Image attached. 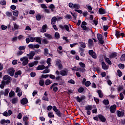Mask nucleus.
<instances>
[{"label": "nucleus", "instance_id": "obj_1", "mask_svg": "<svg viewBox=\"0 0 125 125\" xmlns=\"http://www.w3.org/2000/svg\"><path fill=\"white\" fill-rule=\"evenodd\" d=\"M68 6L69 7H70V8H71V9H74V8H75L74 11H76V12L80 13V14H82V13H83V11H82L81 10H78L81 8V6L79 5V4H74L72 2H70L68 3Z\"/></svg>", "mask_w": 125, "mask_h": 125}, {"label": "nucleus", "instance_id": "obj_2", "mask_svg": "<svg viewBox=\"0 0 125 125\" xmlns=\"http://www.w3.org/2000/svg\"><path fill=\"white\" fill-rule=\"evenodd\" d=\"M97 39L99 41L100 43L101 44H103L104 43V41L103 40V37L101 34L98 33L97 34Z\"/></svg>", "mask_w": 125, "mask_h": 125}, {"label": "nucleus", "instance_id": "obj_3", "mask_svg": "<svg viewBox=\"0 0 125 125\" xmlns=\"http://www.w3.org/2000/svg\"><path fill=\"white\" fill-rule=\"evenodd\" d=\"M56 64L57 66H58L59 70H62V68H63V65H62L61 60L58 59L56 61Z\"/></svg>", "mask_w": 125, "mask_h": 125}, {"label": "nucleus", "instance_id": "obj_4", "mask_svg": "<svg viewBox=\"0 0 125 125\" xmlns=\"http://www.w3.org/2000/svg\"><path fill=\"white\" fill-rule=\"evenodd\" d=\"M116 109H117V105L113 104V105H111L109 108L110 113L111 114H114L115 112H116Z\"/></svg>", "mask_w": 125, "mask_h": 125}, {"label": "nucleus", "instance_id": "obj_5", "mask_svg": "<svg viewBox=\"0 0 125 125\" xmlns=\"http://www.w3.org/2000/svg\"><path fill=\"white\" fill-rule=\"evenodd\" d=\"M36 55V52L33 51L30 52L29 54H27V56H28L29 59L32 60L34 59V57Z\"/></svg>", "mask_w": 125, "mask_h": 125}, {"label": "nucleus", "instance_id": "obj_6", "mask_svg": "<svg viewBox=\"0 0 125 125\" xmlns=\"http://www.w3.org/2000/svg\"><path fill=\"white\" fill-rule=\"evenodd\" d=\"M59 27L60 28V29H62V30H66V31H67V32H69V31L70 30V28L69 27V26L67 25H59Z\"/></svg>", "mask_w": 125, "mask_h": 125}, {"label": "nucleus", "instance_id": "obj_7", "mask_svg": "<svg viewBox=\"0 0 125 125\" xmlns=\"http://www.w3.org/2000/svg\"><path fill=\"white\" fill-rule=\"evenodd\" d=\"M76 100H77V102H79V103H81L83 101V100H84L85 99V96H82L80 98L79 97V96H77L75 98Z\"/></svg>", "mask_w": 125, "mask_h": 125}, {"label": "nucleus", "instance_id": "obj_8", "mask_svg": "<svg viewBox=\"0 0 125 125\" xmlns=\"http://www.w3.org/2000/svg\"><path fill=\"white\" fill-rule=\"evenodd\" d=\"M98 118H99L102 123H105V122H106V118H105V116H103L102 114H99L98 115Z\"/></svg>", "mask_w": 125, "mask_h": 125}, {"label": "nucleus", "instance_id": "obj_9", "mask_svg": "<svg viewBox=\"0 0 125 125\" xmlns=\"http://www.w3.org/2000/svg\"><path fill=\"white\" fill-rule=\"evenodd\" d=\"M117 115L118 117H124L125 116V110H122L121 111L119 110H117Z\"/></svg>", "mask_w": 125, "mask_h": 125}, {"label": "nucleus", "instance_id": "obj_10", "mask_svg": "<svg viewBox=\"0 0 125 125\" xmlns=\"http://www.w3.org/2000/svg\"><path fill=\"white\" fill-rule=\"evenodd\" d=\"M8 73L11 77L14 76V73H15V70L14 68H10L8 69Z\"/></svg>", "mask_w": 125, "mask_h": 125}, {"label": "nucleus", "instance_id": "obj_11", "mask_svg": "<svg viewBox=\"0 0 125 125\" xmlns=\"http://www.w3.org/2000/svg\"><path fill=\"white\" fill-rule=\"evenodd\" d=\"M102 62V67L103 70H108V66L105 63V62L103 61V60H101Z\"/></svg>", "mask_w": 125, "mask_h": 125}, {"label": "nucleus", "instance_id": "obj_12", "mask_svg": "<svg viewBox=\"0 0 125 125\" xmlns=\"http://www.w3.org/2000/svg\"><path fill=\"white\" fill-rule=\"evenodd\" d=\"M21 103L22 105H26L28 103V99L23 98L21 100Z\"/></svg>", "mask_w": 125, "mask_h": 125}, {"label": "nucleus", "instance_id": "obj_13", "mask_svg": "<svg viewBox=\"0 0 125 125\" xmlns=\"http://www.w3.org/2000/svg\"><path fill=\"white\" fill-rule=\"evenodd\" d=\"M60 75H61L62 77L67 76V75H68V71L67 69L61 70Z\"/></svg>", "mask_w": 125, "mask_h": 125}, {"label": "nucleus", "instance_id": "obj_14", "mask_svg": "<svg viewBox=\"0 0 125 125\" xmlns=\"http://www.w3.org/2000/svg\"><path fill=\"white\" fill-rule=\"evenodd\" d=\"M99 12L101 15L106 14V9L102 8H100L99 9Z\"/></svg>", "mask_w": 125, "mask_h": 125}, {"label": "nucleus", "instance_id": "obj_15", "mask_svg": "<svg viewBox=\"0 0 125 125\" xmlns=\"http://www.w3.org/2000/svg\"><path fill=\"white\" fill-rule=\"evenodd\" d=\"M1 125H4V124H10V120L7 119L5 120V119H2L0 121Z\"/></svg>", "mask_w": 125, "mask_h": 125}, {"label": "nucleus", "instance_id": "obj_16", "mask_svg": "<svg viewBox=\"0 0 125 125\" xmlns=\"http://www.w3.org/2000/svg\"><path fill=\"white\" fill-rule=\"evenodd\" d=\"M81 28H82L83 30H84V31H87L88 32L89 31H91L92 33H93V32H92V30L87 28L86 26L85 25H81Z\"/></svg>", "mask_w": 125, "mask_h": 125}, {"label": "nucleus", "instance_id": "obj_17", "mask_svg": "<svg viewBox=\"0 0 125 125\" xmlns=\"http://www.w3.org/2000/svg\"><path fill=\"white\" fill-rule=\"evenodd\" d=\"M44 69H45V66H44V65H43V64H42L41 65H40L37 68V70L38 71H40L41 70H43Z\"/></svg>", "mask_w": 125, "mask_h": 125}, {"label": "nucleus", "instance_id": "obj_18", "mask_svg": "<svg viewBox=\"0 0 125 125\" xmlns=\"http://www.w3.org/2000/svg\"><path fill=\"white\" fill-rule=\"evenodd\" d=\"M93 44V41L91 40V39H89L88 41V46L89 47H91Z\"/></svg>", "mask_w": 125, "mask_h": 125}, {"label": "nucleus", "instance_id": "obj_19", "mask_svg": "<svg viewBox=\"0 0 125 125\" xmlns=\"http://www.w3.org/2000/svg\"><path fill=\"white\" fill-rule=\"evenodd\" d=\"M22 75V71L21 70H19L15 73L14 77L15 78H18V76Z\"/></svg>", "mask_w": 125, "mask_h": 125}, {"label": "nucleus", "instance_id": "obj_20", "mask_svg": "<svg viewBox=\"0 0 125 125\" xmlns=\"http://www.w3.org/2000/svg\"><path fill=\"white\" fill-rule=\"evenodd\" d=\"M56 21H57V18L56 17H53L51 20V23L52 25H54L56 23Z\"/></svg>", "mask_w": 125, "mask_h": 125}, {"label": "nucleus", "instance_id": "obj_21", "mask_svg": "<svg viewBox=\"0 0 125 125\" xmlns=\"http://www.w3.org/2000/svg\"><path fill=\"white\" fill-rule=\"evenodd\" d=\"M4 81H10V80L11 79V77H10V76L6 75L5 76H3V78Z\"/></svg>", "mask_w": 125, "mask_h": 125}, {"label": "nucleus", "instance_id": "obj_22", "mask_svg": "<svg viewBox=\"0 0 125 125\" xmlns=\"http://www.w3.org/2000/svg\"><path fill=\"white\" fill-rule=\"evenodd\" d=\"M35 41L36 42H39V44H42V38L40 37H35Z\"/></svg>", "mask_w": 125, "mask_h": 125}, {"label": "nucleus", "instance_id": "obj_23", "mask_svg": "<svg viewBox=\"0 0 125 125\" xmlns=\"http://www.w3.org/2000/svg\"><path fill=\"white\" fill-rule=\"evenodd\" d=\"M55 114L59 117V118H62V112L60 111V110L59 109L57 111H56Z\"/></svg>", "mask_w": 125, "mask_h": 125}, {"label": "nucleus", "instance_id": "obj_24", "mask_svg": "<svg viewBox=\"0 0 125 125\" xmlns=\"http://www.w3.org/2000/svg\"><path fill=\"white\" fill-rule=\"evenodd\" d=\"M17 102H18V98H14L11 100L12 104H17Z\"/></svg>", "mask_w": 125, "mask_h": 125}, {"label": "nucleus", "instance_id": "obj_25", "mask_svg": "<svg viewBox=\"0 0 125 125\" xmlns=\"http://www.w3.org/2000/svg\"><path fill=\"white\" fill-rule=\"evenodd\" d=\"M117 52H113L109 55V58H115V57H117Z\"/></svg>", "mask_w": 125, "mask_h": 125}, {"label": "nucleus", "instance_id": "obj_26", "mask_svg": "<svg viewBox=\"0 0 125 125\" xmlns=\"http://www.w3.org/2000/svg\"><path fill=\"white\" fill-rule=\"evenodd\" d=\"M103 104L104 105H105V106H107L110 104V103L109 102V100L108 99H104L103 101Z\"/></svg>", "mask_w": 125, "mask_h": 125}, {"label": "nucleus", "instance_id": "obj_27", "mask_svg": "<svg viewBox=\"0 0 125 125\" xmlns=\"http://www.w3.org/2000/svg\"><path fill=\"white\" fill-rule=\"evenodd\" d=\"M47 27V25L46 24H44L42 27V29L41 30V32L42 33H45L46 32V28Z\"/></svg>", "mask_w": 125, "mask_h": 125}, {"label": "nucleus", "instance_id": "obj_28", "mask_svg": "<svg viewBox=\"0 0 125 125\" xmlns=\"http://www.w3.org/2000/svg\"><path fill=\"white\" fill-rule=\"evenodd\" d=\"M44 83L45 85H49V84H51V83H52V82L50 81L49 79H47L45 80Z\"/></svg>", "mask_w": 125, "mask_h": 125}, {"label": "nucleus", "instance_id": "obj_29", "mask_svg": "<svg viewBox=\"0 0 125 125\" xmlns=\"http://www.w3.org/2000/svg\"><path fill=\"white\" fill-rule=\"evenodd\" d=\"M92 108V106L88 105L87 106H85V110H86V111H91Z\"/></svg>", "mask_w": 125, "mask_h": 125}, {"label": "nucleus", "instance_id": "obj_30", "mask_svg": "<svg viewBox=\"0 0 125 125\" xmlns=\"http://www.w3.org/2000/svg\"><path fill=\"white\" fill-rule=\"evenodd\" d=\"M49 8L51 9L52 12H53V11H54V9H55V6L53 4H51L49 6Z\"/></svg>", "mask_w": 125, "mask_h": 125}, {"label": "nucleus", "instance_id": "obj_31", "mask_svg": "<svg viewBox=\"0 0 125 125\" xmlns=\"http://www.w3.org/2000/svg\"><path fill=\"white\" fill-rule=\"evenodd\" d=\"M120 33L121 32L120 31V30H115V36L116 37L117 39H119Z\"/></svg>", "mask_w": 125, "mask_h": 125}, {"label": "nucleus", "instance_id": "obj_32", "mask_svg": "<svg viewBox=\"0 0 125 125\" xmlns=\"http://www.w3.org/2000/svg\"><path fill=\"white\" fill-rule=\"evenodd\" d=\"M97 93L99 94V97H100V98H102L103 97V93H102L101 90H98L97 91Z\"/></svg>", "mask_w": 125, "mask_h": 125}, {"label": "nucleus", "instance_id": "obj_33", "mask_svg": "<svg viewBox=\"0 0 125 125\" xmlns=\"http://www.w3.org/2000/svg\"><path fill=\"white\" fill-rule=\"evenodd\" d=\"M76 71L78 72H82V73H84V72H85V69L79 67L77 68Z\"/></svg>", "mask_w": 125, "mask_h": 125}, {"label": "nucleus", "instance_id": "obj_34", "mask_svg": "<svg viewBox=\"0 0 125 125\" xmlns=\"http://www.w3.org/2000/svg\"><path fill=\"white\" fill-rule=\"evenodd\" d=\"M28 63H29V60H28V59H26L22 62V66H26Z\"/></svg>", "mask_w": 125, "mask_h": 125}, {"label": "nucleus", "instance_id": "obj_35", "mask_svg": "<svg viewBox=\"0 0 125 125\" xmlns=\"http://www.w3.org/2000/svg\"><path fill=\"white\" fill-rule=\"evenodd\" d=\"M105 62L107 63L109 65H112V62L110 60V59L108 58H104Z\"/></svg>", "mask_w": 125, "mask_h": 125}, {"label": "nucleus", "instance_id": "obj_36", "mask_svg": "<svg viewBox=\"0 0 125 125\" xmlns=\"http://www.w3.org/2000/svg\"><path fill=\"white\" fill-rule=\"evenodd\" d=\"M4 96H8V93H9V88L5 89L4 90Z\"/></svg>", "mask_w": 125, "mask_h": 125}, {"label": "nucleus", "instance_id": "obj_37", "mask_svg": "<svg viewBox=\"0 0 125 125\" xmlns=\"http://www.w3.org/2000/svg\"><path fill=\"white\" fill-rule=\"evenodd\" d=\"M48 117L49 118H54V114L52 112H49L48 113Z\"/></svg>", "mask_w": 125, "mask_h": 125}, {"label": "nucleus", "instance_id": "obj_38", "mask_svg": "<svg viewBox=\"0 0 125 125\" xmlns=\"http://www.w3.org/2000/svg\"><path fill=\"white\" fill-rule=\"evenodd\" d=\"M117 72L118 77H119V78H121V77L123 76V72H122V71L120 69L117 70Z\"/></svg>", "mask_w": 125, "mask_h": 125}, {"label": "nucleus", "instance_id": "obj_39", "mask_svg": "<svg viewBox=\"0 0 125 125\" xmlns=\"http://www.w3.org/2000/svg\"><path fill=\"white\" fill-rule=\"evenodd\" d=\"M39 84L41 86H43L44 84V80L43 79L40 80L39 81Z\"/></svg>", "mask_w": 125, "mask_h": 125}, {"label": "nucleus", "instance_id": "obj_40", "mask_svg": "<svg viewBox=\"0 0 125 125\" xmlns=\"http://www.w3.org/2000/svg\"><path fill=\"white\" fill-rule=\"evenodd\" d=\"M10 83V81H2V83H3V84H4V85H8V84H9Z\"/></svg>", "mask_w": 125, "mask_h": 125}, {"label": "nucleus", "instance_id": "obj_41", "mask_svg": "<svg viewBox=\"0 0 125 125\" xmlns=\"http://www.w3.org/2000/svg\"><path fill=\"white\" fill-rule=\"evenodd\" d=\"M13 14L14 16H18V14H19V11L18 10H15L13 11Z\"/></svg>", "mask_w": 125, "mask_h": 125}, {"label": "nucleus", "instance_id": "obj_42", "mask_svg": "<svg viewBox=\"0 0 125 125\" xmlns=\"http://www.w3.org/2000/svg\"><path fill=\"white\" fill-rule=\"evenodd\" d=\"M78 92H79V93H82V92H83V91H84V88H83V87H80L78 90Z\"/></svg>", "mask_w": 125, "mask_h": 125}, {"label": "nucleus", "instance_id": "obj_43", "mask_svg": "<svg viewBox=\"0 0 125 125\" xmlns=\"http://www.w3.org/2000/svg\"><path fill=\"white\" fill-rule=\"evenodd\" d=\"M15 95V92L14 91H11L9 94V97H13Z\"/></svg>", "mask_w": 125, "mask_h": 125}, {"label": "nucleus", "instance_id": "obj_44", "mask_svg": "<svg viewBox=\"0 0 125 125\" xmlns=\"http://www.w3.org/2000/svg\"><path fill=\"white\" fill-rule=\"evenodd\" d=\"M55 37L56 39H57V40H59V39H60V34H59V33L58 32H56L55 33Z\"/></svg>", "mask_w": 125, "mask_h": 125}, {"label": "nucleus", "instance_id": "obj_45", "mask_svg": "<svg viewBox=\"0 0 125 125\" xmlns=\"http://www.w3.org/2000/svg\"><path fill=\"white\" fill-rule=\"evenodd\" d=\"M45 36L47 38V39H49V40H51L52 39V36L49 34L45 33Z\"/></svg>", "mask_w": 125, "mask_h": 125}, {"label": "nucleus", "instance_id": "obj_46", "mask_svg": "<svg viewBox=\"0 0 125 125\" xmlns=\"http://www.w3.org/2000/svg\"><path fill=\"white\" fill-rule=\"evenodd\" d=\"M123 89H124V86L123 85H119V86L117 88L118 91H122V90H123Z\"/></svg>", "mask_w": 125, "mask_h": 125}, {"label": "nucleus", "instance_id": "obj_47", "mask_svg": "<svg viewBox=\"0 0 125 125\" xmlns=\"http://www.w3.org/2000/svg\"><path fill=\"white\" fill-rule=\"evenodd\" d=\"M42 19V16L40 14H38L36 15V20L37 21H41V20Z\"/></svg>", "mask_w": 125, "mask_h": 125}, {"label": "nucleus", "instance_id": "obj_48", "mask_svg": "<svg viewBox=\"0 0 125 125\" xmlns=\"http://www.w3.org/2000/svg\"><path fill=\"white\" fill-rule=\"evenodd\" d=\"M84 84L86 87H88V86L91 84V83H90V81H86Z\"/></svg>", "mask_w": 125, "mask_h": 125}, {"label": "nucleus", "instance_id": "obj_49", "mask_svg": "<svg viewBox=\"0 0 125 125\" xmlns=\"http://www.w3.org/2000/svg\"><path fill=\"white\" fill-rule=\"evenodd\" d=\"M42 42L44 44H47L49 42L46 39H44L42 40Z\"/></svg>", "mask_w": 125, "mask_h": 125}, {"label": "nucleus", "instance_id": "obj_50", "mask_svg": "<svg viewBox=\"0 0 125 125\" xmlns=\"http://www.w3.org/2000/svg\"><path fill=\"white\" fill-rule=\"evenodd\" d=\"M56 80L57 81V82H59L60 83V81H62V78H61V76H58L56 77Z\"/></svg>", "mask_w": 125, "mask_h": 125}, {"label": "nucleus", "instance_id": "obj_51", "mask_svg": "<svg viewBox=\"0 0 125 125\" xmlns=\"http://www.w3.org/2000/svg\"><path fill=\"white\" fill-rule=\"evenodd\" d=\"M6 15L8 16V17H11V16H12V13L7 11L6 12Z\"/></svg>", "mask_w": 125, "mask_h": 125}, {"label": "nucleus", "instance_id": "obj_52", "mask_svg": "<svg viewBox=\"0 0 125 125\" xmlns=\"http://www.w3.org/2000/svg\"><path fill=\"white\" fill-rule=\"evenodd\" d=\"M80 43L81 47H83V48H85V47H86L85 43H83V42H80Z\"/></svg>", "mask_w": 125, "mask_h": 125}, {"label": "nucleus", "instance_id": "obj_53", "mask_svg": "<svg viewBox=\"0 0 125 125\" xmlns=\"http://www.w3.org/2000/svg\"><path fill=\"white\" fill-rule=\"evenodd\" d=\"M120 60L121 61H125V54H123L121 58H120Z\"/></svg>", "mask_w": 125, "mask_h": 125}, {"label": "nucleus", "instance_id": "obj_54", "mask_svg": "<svg viewBox=\"0 0 125 125\" xmlns=\"http://www.w3.org/2000/svg\"><path fill=\"white\" fill-rule=\"evenodd\" d=\"M68 83H71L72 84H75V83H76V82H75L73 79H70L68 81Z\"/></svg>", "mask_w": 125, "mask_h": 125}, {"label": "nucleus", "instance_id": "obj_55", "mask_svg": "<svg viewBox=\"0 0 125 125\" xmlns=\"http://www.w3.org/2000/svg\"><path fill=\"white\" fill-rule=\"evenodd\" d=\"M1 29L2 30H6L7 29V26H6V25H4L3 24L1 25V27H0Z\"/></svg>", "mask_w": 125, "mask_h": 125}, {"label": "nucleus", "instance_id": "obj_56", "mask_svg": "<svg viewBox=\"0 0 125 125\" xmlns=\"http://www.w3.org/2000/svg\"><path fill=\"white\" fill-rule=\"evenodd\" d=\"M42 100H43L44 101H47V102H48V101H49L48 98L47 97H45V96H43L42 97Z\"/></svg>", "mask_w": 125, "mask_h": 125}, {"label": "nucleus", "instance_id": "obj_57", "mask_svg": "<svg viewBox=\"0 0 125 125\" xmlns=\"http://www.w3.org/2000/svg\"><path fill=\"white\" fill-rule=\"evenodd\" d=\"M44 50V54L45 55V56H47V54H48V49L45 48Z\"/></svg>", "mask_w": 125, "mask_h": 125}, {"label": "nucleus", "instance_id": "obj_58", "mask_svg": "<svg viewBox=\"0 0 125 125\" xmlns=\"http://www.w3.org/2000/svg\"><path fill=\"white\" fill-rule=\"evenodd\" d=\"M0 3L2 5H6V1L5 0H1Z\"/></svg>", "mask_w": 125, "mask_h": 125}, {"label": "nucleus", "instance_id": "obj_59", "mask_svg": "<svg viewBox=\"0 0 125 125\" xmlns=\"http://www.w3.org/2000/svg\"><path fill=\"white\" fill-rule=\"evenodd\" d=\"M79 65L80 67H82V68H85V64L83 63V62H80L79 63Z\"/></svg>", "mask_w": 125, "mask_h": 125}, {"label": "nucleus", "instance_id": "obj_60", "mask_svg": "<svg viewBox=\"0 0 125 125\" xmlns=\"http://www.w3.org/2000/svg\"><path fill=\"white\" fill-rule=\"evenodd\" d=\"M119 68H122V69H125V64L123 63H119L118 64Z\"/></svg>", "mask_w": 125, "mask_h": 125}, {"label": "nucleus", "instance_id": "obj_61", "mask_svg": "<svg viewBox=\"0 0 125 125\" xmlns=\"http://www.w3.org/2000/svg\"><path fill=\"white\" fill-rule=\"evenodd\" d=\"M70 13L74 19H77V15H76V13L72 12H70Z\"/></svg>", "mask_w": 125, "mask_h": 125}, {"label": "nucleus", "instance_id": "obj_62", "mask_svg": "<svg viewBox=\"0 0 125 125\" xmlns=\"http://www.w3.org/2000/svg\"><path fill=\"white\" fill-rule=\"evenodd\" d=\"M88 53L89 55L92 56V55H93V54L95 53V52L93 51V50H89Z\"/></svg>", "mask_w": 125, "mask_h": 125}, {"label": "nucleus", "instance_id": "obj_63", "mask_svg": "<svg viewBox=\"0 0 125 125\" xmlns=\"http://www.w3.org/2000/svg\"><path fill=\"white\" fill-rule=\"evenodd\" d=\"M50 62H51V59L48 58L47 59V61H46L47 64H48V65H50L51 64V63Z\"/></svg>", "mask_w": 125, "mask_h": 125}, {"label": "nucleus", "instance_id": "obj_64", "mask_svg": "<svg viewBox=\"0 0 125 125\" xmlns=\"http://www.w3.org/2000/svg\"><path fill=\"white\" fill-rule=\"evenodd\" d=\"M103 28L105 32H107V30L109 29V26H108V25H104Z\"/></svg>", "mask_w": 125, "mask_h": 125}]
</instances>
